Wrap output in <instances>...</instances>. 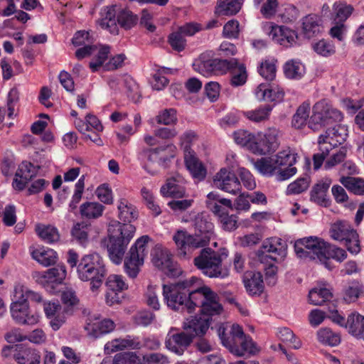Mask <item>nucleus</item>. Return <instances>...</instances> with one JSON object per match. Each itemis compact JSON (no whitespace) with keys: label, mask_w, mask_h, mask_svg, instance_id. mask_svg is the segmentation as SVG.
<instances>
[{"label":"nucleus","mask_w":364,"mask_h":364,"mask_svg":"<svg viewBox=\"0 0 364 364\" xmlns=\"http://www.w3.org/2000/svg\"><path fill=\"white\" fill-rule=\"evenodd\" d=\"M329 317L333 322L347 328L350 334L364 341V316L363 315L353 312L346 320L338 311H333Z\"/></svg>","instance_id":"obj_13"},{"label":"nucleus","mask_w":364,"mask_h":364,"mask_svg":"<svg viewBox=\"0 0 364 364\" xmlns=\"http://www.w3.org/2000/svg\"><path fill=\"white\" fill-rule=\"evenodd\" d=\"M33 257L38 263L45 267L54 264L57 261V253L52 249L36 250L33 252Z\"/></svg>","instance_id":"obj_41"},{"label":"nucleus","mask_w":364,"mask_h":364,"mask_svg":"<svg viewBox=\"0 0 364 364\" xmlns=\"http://www.w3.org/2000/svg\"><path fill=\"white\" fill-rule=\"evenodd\" d=\"M213 60L214 75L226 73L228 71H230V69L237 65V59L236 58H231L230 60L213 58Z\"/></svg>","instance_id":"obj_50"},{"label":"nucleus","mask_w":364,"mask_h":364,"mask_svg":"<svg viewBox=\"0 0 364 364\" xmlns=\"http://www.w3.org/2000/svg\"><path fill=\"white\" fill-rule=\"evenodd\" d=\"M35 230L39 237L47 243H53L60 239L59 232L53 225L38 223L36 225Z\"/></svg>","instance_id":"obj_30"},{"label":"nucleus","mask_w":364,"mask_h":364,"mask_svg":"<svg viewBox=\"0 0 364 364\" xmlns=\"http://www.w3.org/2000/svg\"><path fill=\"white\" fill-rule=\"evenodd\" d=\"M149 240L150 237L148 235H144L137 239L125 257L124 271L129 277L135 278L138 275L141 267L144 264V258L148 254L147 243Z\"/></svg>","instance_id":"obj_10"},{"label":"nucleus","mask_w":364,"mask_h":364,"mask_svg":"<svg viewBox=\"0 0 364 364\" xmlns=\"http://www.w3.org/2000/svg\"><path fill=\"white\" fill-rule=\"evenodd\" d=\"M363 293L362 287L358 282H353L346 289L344 294V300L348 302H353L358 299V298Z\"/></svg>","instance_id":"obj_63"},{"label":"nucleus","mask_w":364,"mask_h":364,"mask_svg":"<svg viewBox=\"0 0 364 364\" xmlns=\"http://www.w3.org/2000/svg\"><path fill=\"white\" fill-rule=\"evenodd\" d=\"M284 95L282 90L269 84L261 83L255 90V96L259 101L279 102Z\"/></svg>","instance_id":"obj_25"},{"label":"nucleus","mask_w":364,"mask_h":364,"mask_svg":"<svg viewBox=\"0 0 364 364\" xmlns=\"http://www.w3.org/2000/svg\"><path fill=\"white\" fill-rule=\"evenodd\" d=\"M15 351L14 358L19 364H39L41 362V355L36 349L16 345Z\"/></svg>","instance_id":"obj_26"},{"label":"nucleus","mask_w":364,"mask_h":364,"mask_svg":"<svg viewBox=\"0 0 364 364\" xmlns=\"http://www.w3.org/2000/svg\"><path fill=\"white\" fill-rule=\"evenodd\" d=\"M215 186L231 194L236 195L241 190V183L235 173L223 168L213 178Z\"/></svg>","instance_id":"obj_19"},{"label":"nucleus","mask_w":364,"mask_h":364,"mask_svg":"<svg viewBox=\"0 0 364 364\" xmlns=\"http://www.w3.org/2000/svg\"><path fill=\"white\" fill-rule=\"evenodd\" d=\"M296 156L289 148L273 156L277 170L282 166H292L296 161Z\"/></svg>","instance_id":"obj_40"},{"label":"nucleus","mask_w":364,"mask_h":364,"mask_svg":"<svg viewBox=\"0 0 364 364\" xmlns=\"http://www.w3.org/2000/svg\"><path fill=\"white\" fill-rule=\"evenodd\" d=\"M270 35L277 43L285 47H289L296 42V34L284 26H273Z\"/></svg>","instance_id":"obj_28"},{"label":"nucleus","mask_w":364,"mask_h":364,"mask_svg":"<svg viewBox=\"0 0 364 364\" xmlns=\"http://www.w3.org/2000/svg\"><path fill=\"white\" fill-rule=\"evenodd\" d=\"M193 341V336L184 331L173 333L169 332L166 338L165 346L170 351L183 355Z\"/></svg>","instance_id":"obj_20"},{"label":"nucleus","mask_w":364,"mask_h":364,"mask_svg":"<svg viewBox=\"0 0 364 364\" xmlns=\"http://www.w3.org/2000/svg\"><path fill=\"white\" fill-rule=\"evenodd\" d=\"M85 176L82 175L75 185V191L69 203V211L73 212L80 202L85 188Z\"/></svg>","instance_id":"obj_49"},{"label":"nucleus","mask_w":364,"mask_h":364,"mask_svg":"<svg viewBox=\"0 0 364 364\" xmlns=\"http://www.w3.org/2000/svg\"><path fill=\"white\" fill-rule=\"evenodd\" d=\"M193 225L196 231L194 234L178 230L173 237L181 258H186L193 250L207 245L213 235V223L205 213L196 215Z\"/></svg>","instance_id":"obj_3"},{"label":"nucleus","mask_w":364,"mask_h":364,"mask_svg":"<svg viewBox=\"0 0 364 364\" xmlns=\"http://www.w3.org/2000/svg\"><path fill=\"white\" fill-rule=\"evenodd\" d=\"M329 183H318L316 184L311 191V200L320 205H326V193L329 188Z\"/></svg>","instance_id":"obj_44"},{"label":"nucleus","mask_w":364,"mask_h":364,"mask_svg":"<svg viewBox=\"0 0 364 364\" xmlns=\"http://www.w3.org/2000/svg\"><path fill=\"white\" fill-rule=\"evenodd\" d=\"M284 73L287 78L298 80L304 75L305 66L300 60L291 59L284 64Z\"/></svg>","instance_id":"obj_34"},{"label":"nucleus","mask_w":364,"mask_h":364,"mask_svg":"<svg viewBox=\"0 0 364 364\" xmlns=\"http://www.w3.org/2000/svg\"><path fill=\"white\" fill-rule=\"evenodd\" d=\"M255 168L263 176H272L277 171L273 156L264 157L254 162Z\"/></svg>","instance_id":"obj_39"},{"label":"nucleus","mask_w":364,"mask_h":364,"mask_svg":"<svg viewBox=\"0 0 364 364\" xmlns=\"http://www.w3.org/2000/svg\"><path fill=\"white\" fill-rule=\"evenodd\" d=\"M61 299L63 303L66 306L63 310L64 312L68 315L72 314L73 308L77 305L79 302L75 292L71 290L63 291L61 295Z\"/></svg>","instance_id":"obj_53"},{"label":"nucleus","mask_w":364,"mask_h":364,"mask_svg":"<svg viewBox=\"0 0 364 364\" xmlns=\"http://www.w3.org/2000/svg\"><path fill=\"white\" fill-rule=\"evenodd\" d=\"M67 274L66 268L64 265H57L56 267L46 271L42 277L44 285H53L54 284H62Z\"/></svg>","instance_id":"obj_29"},{"label":"nucleus","mask_w":364,"mask_h":364,"mask_svg":"<svg viewBox=\"0 0 364 364\" xmlns=\"http://www.w3.org/2000/svg\"><path fill=\"white\" fill-rule=\"evenodd\" d=\"M340 182L355 195H364V179L358 177L343 176L341 178Z\"/></svg>","instance_id":"obj_37"},{"label":"nucleus","mask_w":364,"mask_h":364,"mask_svg":"<svg viewBox=\"0 0 364 364\" xmlns=\"http://www.w3.org/2000/svg\"><path fill=\"white\" fill-rule=\"evenodd\" d=\"M164 300L174 311L187 310L191 313L196 306L205 317L218 315L223 311L218 295L206 286L201 279L191 277L176 282L163 285Z\"/></svg>","instance_id":"obj_1"},{"label":"nucleus","mask_w":364,"mask_h":364,"mask_svg":"<svg viewBox=\"0 0 364 364\" xmlns=\"http://www.w3.org/2000/svg\"><path fill=\"white\" fill-rule=\"evenodd\" d=\"M66 260L72 269H76L77 277L80 280L90 282V289L92 291H97L101 287L107 274V269L104 259L99 254H87L79 259L78 254L73 250H70Z\"/></svg>","instance_id":"obj_4"},{"label":"nucleus","mask_w":364,"mask_h":364,"mask_svg":"<svg viewBox=\"0 0 364 364\" xmlns=\"http://www.w3.org/2000/svg\"><path fill=\"white\" fill-rule=\"evenodd\" d=\"M161 193L165 197L181 198L185 196V188L178 183L174 178H168L161 188Z\"/></svg>","instance_id":"obj_33"},{"label":"nucleus","mask_w":364,"mask_h":364,"mask_svg":"<svg viewBox=\"0 0 364 364\" xmlns=\"http://www.w3.org/2000/svg\"><path fill=\"white\" fill-rule=\"evenodd\" d=\"M333 10L335 13L334 20L337 23H343L352 14L354 9L350 4L339 1L334 3Z\"/></svg>","instance_id":"obj_47"},{"label":"nucleus","mask_w":364,"mask_h":364,"mask_svg":"<svg viewBox=\"0 0 364 364\" xmlns=\"http://www.w3.org/2000/svg\"><path fill=\"white\" fill-rule=\"evenodd\" d=\"M106 286V304L110 306L119 304L123 298L122 291L128 288V285L124 281L122 276L109 275L107 279Z\"/></svg>","instance_id":"obj_16"},{"label":"nucleus","mask_w":364,"mask_h":364,"mask_svg":"<svg viewBox=\"0 0 364 364\" xmlns=\"http://www.w3.org/2000/svg\"><path fill=\"white\" fill-rule=\"evenodd\" d=\"M278 130L275 128L269 129L264 135L259 138L251 146L253 153L265 155L274 151L279 147Z\"/></svg>","instance_id":"obj_18"},{"label":"nucleus","mask_w":364,"mask_h":364,"mask_svg":"<svg viewBox=\"0 0 364 364\" xmlns=\"http://www.w3.org/2000/svg\"><path fill=\"white\" fill-rule=\"evenodd\" d=\"M218 333L222 344L237 356L242 357L246 353L254 355L259 350L252 338L245 334L238 324L221 325Z\"/></svg>","instance_id":"obj_5"},{"label":"nucleus","mask_w":364,"mask_h":364,"mask_svg":"<svg viewBox=\"0 0 364 364\" xmlns=\"http://www.w3.org/2000/svg\"><path fill=\"white\" fill-rule=\"evenodd\" d=\"M333 297L331 291L326 288L313 289L309 291V299L311 304L321 306Z\"/></svg>","instance_id":"obj_38"},{"label":"nucleus","mask_w":364,"mask_h":364,"mask_svg":"<svg viewBox=\"0 0 364 364\" xmlns=\"http://www.w3.org/2000/svg\"><path fill=\"white\" fill-rule=\"evenodd\" d=\"M210 326V318L205 316H191L184 323L183 328L189 335L195 336H203Z\"/></svg>","instance_id":"obj_22"},{"label":"nucleus","mask_w":364,"mask_h":364,"mask_svg":"<svg viewBox=\"0 0 364 364\" xmlns=\"http://www.w3.org/2000/svg\"><path fill=\"white\" fill-rule=\"evenodd\" d=\"M233 137L235 141L241 146H249L251 149V146L255 142L253 141L254 136L245 130H238L233 133Z\"/></svg>","instance_id":"obj_62"},{"label":"nucleus","mask_w":364,"mask_h":364,"mask_svg":"<svg viewBox=\"0 0 364 364\" xmlns=\"http://www.w3.org/2000/svg\"><path fill=\"white\" fill-rule=\"evenodd\" d=\"M323 20L315 14H311L302 18V31L305 37L311 38L323 31Z\"/></svg>","instance_id":"obj_24"},{"label":"nucleus","mask_w":364,"mask_h":364,"mask_svg":"<svg viewBox=\"0 0 364 364\" xmlns=\"http://www.w3.org/2000/svg\"><path fill=\"white\" fill-rule=\"evenodd\" d=\"M317 338L320 343L330 346H336L341 343L340 335L328 328H323L318 331Z\"/></svg>","instance_id":"obj_42"},{"label":"nucleus","mask_w":364,"mask_h":364,"mask_svg":"<svg viewBox=\"0 0 364 364\" xmlns=\"http://www.w3.org/2000/svg\"><path fill=\"white\" fill-rule=\"evenodd\" d=\"M342 113L332 107L326 100H321L313 107V114L309 121V127L318 131L323 127L332 126L341 122Z\"/></svg>","instance_id":"obj_9"},{"label":"nucleus","mask_w":364,"mask_h":364,"mask_svg":"<svg viewBox=\"0 0 364 364\" xmlns=\"http://www.w3.org/2000/svg\"><path fill=\"white\" fill-rule=\"evenodd\" d=\"M168 43L171 48L177 52L183 51L186 46L185 37L178 30L170 33L168 36Z\"/></svg>","instance_id":"obj_52"},{"label":"nucleus","mask_w":364,"mask_h":364,"mask_svg":"<svg viewBox=\"0 0 364 364\" xmlns=\"http://www.w3.org/2000/svg\"><path fill=\"white\" fill-rule=\"evenodd\" d=\"M105 206L97 202H85L80 207V212L82 218L96 219L102 216Z\"/></svg>","instance_id":"obj_36"},{"label":"nucleus","mask_w":364,"mask_h":364,"mask_svg":"<svg viewBox=\"0 0 364 364\" xmlns=\"http://www.w3.org/2000/svg\"><path fill=\"white\" fill-rule=\"evenodd\" d=\"M37 174L36 167L30 162H22L15 174L13 181V187L18 191L25 188L26 184Z\"/></svg>","instance_id":"obj_21"},{"label":"nucleus","mask_w":364,"mask_h":364,"mask_svg":"<svg viewBox=\"0 0 364 364\" xmlns=\"http://www.w3.org/2000/svg\"><path fill=\"white\" fill-rule=\"evenodd\" d=\"M118 218L124 223H117L119 235H110L107 245L109 257L112 262L119 264L123 259L127 245L133 237L136 228L131 224L138 218V211L134 205L125 198L117 202Z\"/></svg>","instance_id":"obj_2"},{"label":"nucleus","mask_w":364,"mask_h":364,"mask_svg":"<svg viewBox=\"0 0 364 364\" xmlns=\"http://www.w3.org/2000/svg\"><path fill=\"white\" fill-rule=\"evenodd\" d=\"M239 22L237 20H230L223 26V35L228 38L239 37Z\"/></svg>","instance_id":"obj_64"},{"label":"nucleus","mask_w":364,"mask_h":364,"mask_svg":"<svg viewBox=\"0 0 364 364\" xmlns=\"http://www.w3.org/2000/svg\"><path fill=\"white\" fill-rule=\"evenodd\" d=\"M193 69L203 76L214 75V60L202 53L193 64Z\"/></svg>","instance_id":"obj_32"},{"label":"nucleus","mask_w":364,"mask_h":364,"mask_svg":"<svg viewBox=\"0 0 364 364\" xmlns=\"http://www.w3.org/2000/svg\"><path fill=\"white\" fill-rule=\"evenodd\" d=\"M309 183L310 178L308 176L299 178L287 186V194H299L309 188Z\"/></svg>","instance_id":"obj_51"},{"label":"nucleus","mask_w":364,"mask_h":364,"mask_svg":"<svg viewBox=\"0 0 364 364\" xmlns=\"http://www.w3.org/2000/svg\"><path fill=\"white\" fill-rule=\"evenodd\" d=\"M152 262L169 277H178L183 273L181 267L173 261L171 255L166 250H156Z\"/></svg>","instance_id":"obj_17"},{"label":"nucleus","mask_w":364,"mask_h":364,"mask_svg":"<svg viewBox=\"0 0 364 364\" xmlns=\"http://www.w3.org/2000/svg\"><path fill=\"white\" fill-rule=\"evenodd\" d=\"M110 53V47L107 45L102 46L96 56L95 62L90 63V68L93 72H96L108 58Z\"/></svg>","instance_id":"obj_60"},{"label":"nucleus","mask_w":364,"mask_h":364,"mask_svg":"<svg viewBox=\"0 0 364 364\" xmlns=\"http://www.w3.org/2000/svg\"><path fill=\"white\" fill-rule=\"evenodd\" d=\"M14 297L23 302L28 301L36 302L37 304L44 302L43 296L38 292L32 291L23 286H16L14 289Z\"/></svg>","instance_id":"obj_35"},{"label":"nucleus","mask_w":364,"mask_h":364,"mask_svg":"<svg viewBox=\"0 0 364 364\" xmlns=\"http://www.w3.org/2000/svg\"><path fill=\"white\" fill-rule=\"evenodd\" d=\"M185 164L193 178L198 181L205 179L207 170L203 164L196 157L193 152L187 151L184 156Z\"/></svg>","instance_id":"obj_23"},{"label":"nucleus","mask_w":364,"mask_h":364,"mask_svg":"<svg viewBox=\"0 0 364 364\" xmlns=\"http://www.w3.org/2000/svg\"><path fill=\"white\" fill-rule=\"evenodd\" d=\"M127 336L124 338H116L107 342L104 348L106 354H111L118 350L127 348Z\"/></svg>","instance_id":"obj_61"},{"label":"nucleus","mask_w":364,"mask_h":364,"mask_svg":"<svg viewBox=\"0 0 364 364\" xmlns=\"http://www.w3.org/2000/svg\"><path fill=\"white\" fill-rule=\"evenodd\" d=\"M261 248L257 256L262 262H267L268 259L277 262L286 257L287 245L279 237H271L263 242Z\"/></svg>","instance_id":"obj_14"},{"label":"nucleus","mask_w":364,"mask_h":364,"mask_svg":"<svg viewBox=\"0 0 364 364\" xmlns=\"http://www.w3.org/2000/svg\"><path fill=\"white\" fill-rule=\"evenodd\" d=\"M242 0H219L215 13L222 16H232L237 14L242 6Z\"/></svg>","instance_id":"obj_31"},{"label":"nucleus","mask_w":364,"mask_h":364,"mask_svg":"<svg viewBox=\"0 0 364 364\" xmlns=\"http://www.w3.org/2000/svg\"><path fill=\"white\" fill-rule=\"evenodd\" d=\"M177 120L176 111L173 108L165 109L156 117V122L164 125L176 124Z\"/></svg>","instance_id":"obj_58"},{"label":"nucleus","mask_w":364,"mask_h":364,"mask_svg":"<svg viewBox=\"0 0 364 364\" xmlns=\"http://www.w3.org/2000/svg\"><path fill=\"white\" fill-rule=\"evenodd\" d=\"M259 75L267 81H272L276 77V65L274 62L265 60L262 62L258 69Z\"/></svg>","instance_id":"obj_56"},{"label":"nucleus","mask_w":364,"mask_h":364,"mask_svg":"<svg viewBox=\"0 0 364 364\" xmlns=\"http://www.w3.org/2000/svg\"><path fill=\"white\" fill-rule=\"evenodd\" d=\"M244 285L250 295H260L264 291V282L260 272H247L245 273Z\"/></svg>","instance_id":"obj_27"},{"label":"nucleus","mask_w":364,"mask_h":364,"mask_svg":"<svg viewBox=\"0 0 364 364\" xmlns=\"http://www.w3.org/2000/svg\"><path fill=\"white\" fill-rule=\"evenodd\" d=\"M237 174L247 189L253 190L256 188L255 179L249 170L244 167H239L237 170Z\"/></svg>","instance_id":"obj_59"},{"label":"nucleus","mask_w":364,"mask_h":364,"mask_svg":"<svg viewBox=\"0 0 364 364\" xmlns=\"http://www.w3.org/2000/svg\"><path fill=\"white\" fill-rule=\"evenodd\" d=\"M327 244L320 237L311 236L297 240L294 244V250L299 257L317 259L327 269H331V261H328L326 257Z\"/></svg>","instance_id":"obj_8"},{"label":"nucleus","mask_w":364,"mask_h":364,"mask_svg":"<svg viewBox=\"0 0 364 364\" xmlns=\"http://www.w3.org/2000/svg\"><path fill=\"white\" fill-rule=\"evenodd\" d=\"M314 50L318 55L328 57L333 55L336 52L334 45L324 39L320 40L313 45Z\"/></svg>","instance_id":"obj_54"},{"label":"nucleus","mask_w":364,"mask_h":364,"mask_svg":"<svg viewBox=\"0 0 364 364\" xmlns=\"http://www.w3.org/2000/svg\"><path fill=\"white\" fill-rule=\"evenodd\" d=\"M137 21L138 16L129 10H121L116 17V6H110L105 8L102 13V18L98 21V23L102 28L116 35L119 32L117 24L128 30L134 26Z\"/></svg>","instance_id":"obj_7"},{"label":"nucleus","mask_w":364,"mask_h":364,"mask_svg":"<svg viewBox=\"0 0 364 364\" xmlns=\"http://www.w3.org/2000/svg\"><path fill=\"white\" fill-rule=\"evenodd\" d=\"M326 134L325 139L333 141V143H336L337 145L342 144L347 136L346 129L337 123L332 125V127L328 128Z\"/></svg>","instance_id":"obj_43"},{"label":"nucleus","mask_w":364,"mask_h":364,"mask_svg":"<svg viewBox=\"0 0 364 364\" xmlns=\"http://www.w3.org/2000/svg\"><path fill=\"white\" fill-rule=\"evenodd\" d=\"M230 71L231 73V85L233 87H238L243 85L246 82L247 73L246 67L244 64H240L237 62V65H236L234 68L230 69Z\"/></svg>","instance_id":"obj_46"},{"label":"nucleus","mask_w":364,"mask_h":364,"mask_svg":"<svg viewBox=\"0 0 364 364\" xmlns=\"http://www.w3.org/2000/svg\"><path fill=\"white\" fill-rule=\"evenodd\" d=\"M310 104L308 102L302 103L297 109L296 112L293 116L292 126L296 129H301L306 124V122L309 116Z\"/></svg>","instance_id":"obj_45"},{"label":"nucleus","mask_w":364,"mask_h":364,"mask_svg":"<svg viewBox=\"0 0 364 364\" xmlns=\"http://www.w3.org/2000/svg\"><path fill=\"white\" fill-rule=\"evenodd\" d=\"M270 105H263L254 110H250L244 112V115L250 121L260 122L268 119L272 111Z\"/></svg>","instance_id":"obj_48"},{"label":"nucleus","mask_w":364,"mask_h":364,"mask_svg":"<svg viewBox=\"0 0 364 364\" xmlns=\"http://www.w3.org/2000/svg\"><path fill=\"white\" fill-rule=\"evenodd\" d=\"M176 147L173 144L158 146L154 149L146 148L140 154L151 164H157L159 166L166 168L171 160L175 157Z\"/></svg>","instance_id":"obj_12"},{"label":"nucleus","mask_w":364,"mask_h":364,"mask_svg":"<svg viewBox=\"0 0 364 364\" xmlns=\"http://www.w3.org/2000/svg\"><path fill=\"white\" fill-rule=\"evenodd\" d=\"M331 237L339 242H345L348 252L357 255L360 252V242L359 236L349 223L338 221L332 224L329 230Z\"/></svg>","instance_id":"obj_11"},{"label":"nucleus","mask_w":364,"mask_h":364,"mask_svg":"<svg viewBox=\"0 0 364 364\" xmlns=\"http://www.w3.org/2000/svg\"><path fill=\"white\" fill-rule=\"evenodd\" d=\"M228 255L218 252L211 248H203L194 259V264L202 273L210 278L224 279L229 276V269L223 267L222 262Z\"/></svg>","instance_id":"obj_6"},{"label":"nucleus","mask_w":364,"mask_h":364,"mask_svg":"<svg viewBox=\"0 0 364 364\" xmlns=\"http://www.w3.org/2000/svg\"><path fill=\"white\" fill-rule=\"evenodd\" d=\"M89 227L84 223H77L72 228L71 235L79 243L85 244L88 239Z\"/></svg>","instance_id":"obj_55"},{"label":"nucleus","mask_w":364,"mask_h":364,"mask_svg":"<svg viewBox=\"0 0 364 364\" xmlns=\"http://www.w3.org/2000/svg\"><path fill=\"white\" fill-rule=\"evenodd\" d=\"M347 252L345 250L338 247L334 245L328 243L326 250V257L328 261L333 259L338 262H343L347 258Z\"/></svg>","instance_id":"obj_57"},{"label":"nucleus","mask_w":364,"mask_h":364,"mask_svg":"<svg viewBox=\"0 0 364 364\" xmlns=\"http://www.w3.org/2000/svg\"><path fill=\"white\" fill-rule=\"evenodd\" d=\"M10 313L12 319L19 325L33 326L40 321V315L32 312L28 302L16 299L10 305Z\"/></svg>","instance_id":"obj_15"}]
</instances>
